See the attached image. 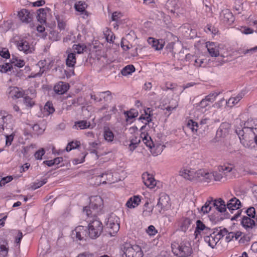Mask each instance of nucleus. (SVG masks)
Returning <instances> with one entry per match:
<instances>
[{"label":"nucleus","instance_id":"52","mask_svg":"<svg viewBox=\"0 0 257 257\" xmlns=\"http://www.w3.org/2000/svg\"><path fill=\"white\" fill-rule=\"evenodd\" d=\"M122 17V15L120 12H115L112 13L111 16V20L113 21H115L118 23L120 21L121 18Z\"/></svg>","mask_w":257,"mask_h":257},{"label":"nucleus","instance_id":"55","mask_svg":"<svg viewBox=\"0 0 257 257\" xmlns=\"http://www.w3.org/2000/svg\"><path fill=\"white\" fill-rule=\"evenodd\" d=\"M101 93H102V99L105 101H110L112 99L111 93L110 91L107 90L104 92H101Z\"/></svg>","mask_w":257,"mask_h":257},{"label":"nucleus","instance_id":"32","mask_svg":"<svg viewBox=\"0 0 257 257\" xmlns=\"http://www.w3.org/2000/svg\"><path fill=\"white\" fill-rule=\"evenodd\" d=\"M243 96L244 93L243 92H240L236 95V97L230 98L228 101H226V104L228 105V106L231 107L235 104L237 103Z\"/></svg>","mask_w":257,"mask_h":257},{"label":"nucleus","instance_id":"3","mask_svg":"<svg viewBox=\"0 0 257 257\" xmlns=\"http://www.w3.org/2000/svg\"><path fill=\"white\" fill-rule=\"evenodd\" d=\"M103 205V200L99 196H95L90 198V202L89 206L83 208V212L85 213L88 217L93 215L92 212H98L101 209Z\"/></svg>","mask_w":257,"mask_h":257},{"label":"nucleus","instance_id":"40","mask_svg":"<svg viewBox=\"0 0 257 257\" xmlns=\"http://www.w3.org/2000/svg\"><path fill=\"white\" fill-rule=\"evenodd\" d=\"M90 125V122H87L86 120H80L75 122L74 126L76 127H79L80 129H85L88 128Z\"/></svg>","mask_w":257,"mask_h":257},{"label":"nucleus","instance_id":"14","mask_svg":"<svg viewBox=\"0 0 257 257\" xmlns=\"http://www.w3.org/2000/svg\"><path fill=\"white\" fill-rule=\"evenodd\" d=\"M142 179L144 184L149 188H153L156 185V181L153 175L148 172L143 174Z\"/></svg>","mask_w":257,"mask_h":257},{"label":"nucleus","instance_id":"23","mask_svg":"<svg viewBox=\"0 0 257 257\" xmlns=\"http://www.w3.org/2000/svg\"><path fill=\"white\" fill-rule=\"evenodd\" d=\"M148 42L156 50L162 49L165 44V42L163 39L155 40L154 38L151 37L148 39Z\"/></svg>","mask_w":257,"mask_h":257},{"label":"nucleus","instance_id":"62","mask_svg":"<svg viewBox=\"0 0 257 257\" xmlns=\"http://www.w3.org/2000/svg\"><path fill=\"white\" fill-rule=\"evenodd\" d=\"M87 154V153L83 155L82 157H81V158L80 159H79L78 158L74 159L73 161V164L75 165H77V164L84 162L85 161V158Z\"/></svg>","mask_w":257,"mask_h":257},{"label":"nucleus","instance_id":"24","mask_svg":"<svg viewBox=\"0 0 257 257\" xmlns=\"http://www.w3.org/2000/svg\"><path fill=\"white\" fill-rule=\"evenodd\" d=\"M179 8L178 0H168L165 5V8L173 14Z\"/></svg>","mask_w":257,"mask_h":257},{"label":"nucleus","instance_id":"16","mask_svg":"<svg viewBox=\"0 0 257 257\" xmlns=\"http://www.w3.org/2000/svg\"><path fill=\"white\" fill-rule=\"evenodd\" d=\"M192 224V220L189 218H182L179 222V229L183 232H186L190 227V230L193 228L194 225Z\"/></svg>","mask_w":257,"mask_h":257},{"label":"nucleus","instance_id":"50","mask_svg":"<svg viewBox=\"0 0 257 257\" xmlns=\"http://www.w3.org/2000/svg\"><path fill=\"white\" fill-rule=\"evenodd\" d=\"M143 141L146 144V145L149 148L151 149L153 147H154L153 142L152 141L151 138L150 136H145L144 138L143 139Z\"/></svg>","mask_w":257,"mask_h":257},{"label":"nucleus","instance_id":"56","mask_svg":"<svg viewBox=\"0 0 257 257\" xmlns=\"http://www.w3.org/2000/svg\"><path fill=\"white\" fill-rule=\"evenodd\" d=\"M12 180L13 177L12 176L3 177L0 180V186H5L6 184L11 182Z\"/></svg>","mask_w":257,"mask_h":257},{"label":"nucleus","instance_id":"22","mask_svg":"<svg viewBox=\"0 0 257 257\" xmlns=\"http://www.w3.org/2000/svg\"><path fill=\"white\" fill-rule=\"evenodd\" d=\"M252 219L245 216L242 218L241 224L247 230L252 229L255 225V221Z\"/></svg>","mask_w":257,"mask_h":257},{"label":"nucleus","instance_id":"12","mask_svg":"<svg viewBox=\"0 0 257 257\" xmlns=\"http://www.w3.org/2000/svg\"><path fill=\"white\" fill-rule=\"evenodd\" d=\"M219 19L223 23H231L234 20L232 13L228 9H223L221 11Z\"/></svg>","mask_w":257,"mask_h":257},{"label":"nucleus","instance_id":"38","mask_svg":"<svg viewBox=\"0 0 257 257\" xmlns=\"http://www.w3.org/2000/svg\"><path fill=\"white\" fill-rule=\"evenodd\" d=\"M211 173L212 175L211 177V180H214L216 181H221L223 177L225 176L223 173L220 172L219 170L218 171H214Z\"/></svg>","mask_w":257,"mask_h":257},{"label":"nucleus","instance_id":"5","mask_svg":"<svg viewBox=\"0 0 257 257\" xmlns=\"http://www.w3.org/2000/svg\"><path fill=\"white\" fill-rule=\"evenodd\" d=\"M123 254L125 257H143V252L140 246L125 243L123 246Z\"/></svg>","mask_w":257,"mask_h":257},{"label":"nucleus","instance_id":"59","mask_svg":"<svg viewBox=\"0 0 257 257\" xmlns=\"http://www.w3.org/2000/svg\"><path fill=\"white\" fill-rule=\"evenodd\" d=\"M204 59H199V58H197V59H195V61H194V66H195L196 67H204L206 65V64H204Z\"/></svg>","mask_w":257,"mask_h":257},{"label":"nucleus","instance_id":"33","mask_svg":"<svg viewBox=\"0 0 257 257\" xmlns=\"http://www.w3.org/2000/svg\"><path fill=\"white\" fill-rule=\"evenodd\" d=\"M37 19L41 24L45 23L46 19V10L43 8L37 10Z\"/></svg>","mask_w":257,"mask_h":257},{"label":"nucleus","instance_id":"8","mask_svg":"<svg viewBox=\"0 0 257 257\" xmlns=\"http://www.w3.org/2000/svg\"><path fill=\"white\" fill-rule=\"evenodd\" d=\"M170 206V199L169 195L164 192L161 193L159 195V198L156 205L159 212L161 213L163 210H168Z\"/></svg>","mask_w":257,"mask_h":257},{"label":"nucleus","instance_id":"26","mask_svg":"<svg viewBox=\"0 0 257 257\" xmlns=\"http://www.w3.org/2000/svg\"><path fill=\"white\" fill-rule=\"evenodd\" d=\"M141 198L139 195L131 197L126 202V206L130 208H134L138 206L141 202Z\"/></svg>","mask_w":257,"mask_h":257},{"label":"nucleus","instance_id":"57","mask_svg":"<svg viewBox=\"0 0 257 257\" xmlns=\"http://www.w3.org/2000/svg\"><path fill=\"white\" fill-rule=\"evenodd\" d=\"M0 56L2 57L8 59L10 58V54L9 52V50L7 48H3L2 51H0Z\"/></svg>","mask_w":257,"mask_h":257},{"label":"nucleus","instance_id":"41","mask_svg":"<svg viewBox=\"0 0 257 257\" xmlns=\"http://www.w3.org/2000/svg\"><path fill=\"white\" fill-rule=\"evenodd\" d=\"M124 113L126 117V120L127 121L128 120V119L135 118L138 115V112L135 111V109H131L130 111H125Z\"/></svg>","mask_w":257,"mask_h":257},{"label":"nucleus","instance_id":"15","mask_svg":"<svg viewBox=\"0 0 257 257\" xmlns=\"http://www.w3.org/2000/svg\"><path fill=\"white\" fill-rule=\"evenodd\" d=\"M74 231L75 232L76 238L80 240H86V238L89 237L87 227L86 226H78L76 227Z\"/></svg>","mask_w":257,"mask_h":257},{"label":"nucleus","instance_id":"18","mask_svg":"<svg viewBox=\"0 0 257 257\" xmlns=\"http://www.w3.org/2000/svg\"><path fill=\"white\" fill-rule=\"evenodd\" d=\"M33 14L26 9H22L18 13V17L20 20L26 23H28L32 20Z\"/></svg>","mask_w":257,"mask_h":257},{"label":"nucleus","instance_id":"10","mask_svg":"<svg viewBox=\"0 0 257 257\" xmlns=\"http://www.w3.org/2000/svg\"><path fill=\"white\" fill-rule=\"evenodd\" d=\"M211 173L200 169L196 171L195 181L202 183H209L211 181Z\"/></svg>","mask_w":257,"mask_h":257},{"label":"nucleus","instance_id":"36","mask_svg":"<svg viewBox=\"0 0 257 257\" xmlns=\"http://www.w3.org/2000/svg\"><path fill=\"white\" fill-rule=\"evenodd\" d=\"M135 71V68L133 65H128L124 67L121 71V73L123 76L132 74Z\"/></svg>","mask_w":257,"mask_h":257},{"label":"nucleus","instance_id":"4","mask_svg":"<svg viewBox=\"0 0 257 257\" xmlns=\"http://www.w3.org/2000/svg\"><path fill=\"white\" fill-rule=\"evenodd\" d=\"M87 227L88 236L91 239H96L99 237L103 230L102 223L96 219L91 221Z\"/></svg>","mask_w":257,"mask_h":257},{"label":"nucleus","instance_id":"54","mask_svg":"<svg viewBox=\"0 0 257 257\" xmlns=\"http://www.w3.org/2000/svg\"><path fill=\"white\" fill-rule=\"evenodd\" d=\"M218 170L220 172H221L225 176H226V174L231 172L232 170V168L229 166H220L218 167Z\"/></svg>","mask_w":257,"mask_h":257},{"label":"nucleus","instance_id":"37","mask_svg":"<svg viewBox=\"0 0 257 257\" xmlns=\"http://www.w3.org/2000/svg\"><path fill=\"white\" fill-rule=\"evenodd\" d=\"M220 93V91H214L213 92L210 93L208 95L206 96L204 99L208 103L210 102H212L215 100L216 97Z\"/></svg>","mask_w":257,"mask_h":257},{"label":"nucleus","instance_id":"29","mask_svg":"<svg viewBox=\"0 0 257 257\" xmlns=\"http://www.w3.org/2000/svg\"><path fill=\"white\" fill-rule=\"evenodd\" d=\"M87 7V4L82 1L78 2L74 5V8L76 11L80 12L81 14H85L88 16V12L85 10Z\"/></svg>","mask_w":257,"mask_h":257},{"label":"nucleus","instance_id":"2","mask_svg":"<svg viewBox=\"0 0 257 257\" xmlns=\"http://www.w3.org/2000/svg\"><path fill=\"white\" fill-rule=\"evenodd\" d=\"M171 247L174 255L178 257H187L192 253L190 243L187 240L180 243L174 242L172 244Z\"/></svg>","mask_w":257,"mask_h":257},{"label":"nucleus","instance_id":"28","mask_svg":"<svg viewBox=\"0 0 257 257\" xmlns=\"http://www.w3.org/2000/svg\"><path fill=\"white\" fill-rule=\"evenodd\" d=\"M9 250V247L8 241L4 240L0 242V257H7Z\"/></svg>","mask_w":257,"mask_h":257},{"label":"nucleus","instance_id":"42","mask_svg":"<svg viewBox=\"0 0 257 257\" xmlns=\"http://www.w3.org/2000/svg\"><path fill=\"white\" fill-rule=\"evenodd\" d=\"M80 146V143L79 141H72L71 142H69L66 148V151L67 152H70L73 149H76L78 148Z\"/></svg>","mask_w":257,"mask_h":257},{"label":"nucleus","instance_id":"58","mask_svg":"<svg viewBox=\"0 0 257 257\" xmlns=\"http://www.w3.org/2000/svg\"><path fill=\"white\" fill-rule=\"evenodd\" d=\"M45 151L44 149L37 151L34 154L35 158L37 160H41L42 156L45 154Z\"/></svg>","mask_w":257,"mask_h":257},{"label":"nucleus","instance_id":"25","mask_svg":"<svg viewBox=\"0 0 257 257\" xmlns=\"http://www.w3.org/2000/svg\"><path fill=\"white\" fill-rule=\"evenodd\" d=\"M206 47L209 54L211 57H216L219 55L218 49L215 46L214 43L209 42L208 43H207Z\"/></svg>","mask_w":257,"mask_h":257},{"label":"nucleus","instance_id":"47","mask_svg":"<svg viewBox=\"0 0 257 257\" xmlns=\"http://www.w3.org/2000/svg\"><path fill=\"white\" fill-rule=\"evenodd\" d=\"M104 138L108 142H112L114 138V135L109 129L105 130L104 132Z\"/></svg>","mask_w":257,"mask_h":257},{"label":"nucleus","instance_id":"44","mask_svg":"<svg viewBox=\"0 0 257 257\" xmlns=\"http://www.w3.org/2000/svg\"><path fill=\"white\" fill-rule=\"evenodd\" d=\"M11 115H5L3 116V117L2 118V123H0V128H2L3 130H4L5 127H7V125L10 122L11 119Z\"/></svg>","mask_w":257,"mask_h":257},{"label":"nucleus","instance_id":"63","mask_svg":"<svg viewBox=\"0 0 257 257\" xmlns=\"http://www.w3.org/2000/svg\"><path fill=\"white\" fill-rule=\"evenodd\" d=\"M98 97L96 96L95 95L91 94V98L94 99V100H95L96 101L100 102L102 100V97H103L102 93L99 92L98 94Z\"/></svg>","mask_w":257,"mask_h":257},{"label":"nucleus","instance_id":"6","mask_svg":"<svg viewBox=\"0 0 257 257\" xmlns=\"http://www.w3.org/2000/svg\"><path fill=\"white\" fill-rule=\"evenodd\" d=\"M209 120V118H205L202 119L198 123L192 119H189L187 123V127L191 129L193 132L199 131L201 133V131H204L207 126Z\"/></svg>","mask_w":257,"mask_h":257},{"label":"nucleus","instance_id":"51","mask_svg":"<svg viewBox=\"0 0 257 257\" xmlns=\"http://www.w3.org/2000/svg\"><path fill=\"white\" fill-rule=\"evenodd\" d=\"M205 31L206 33L210 32L211 34L215 35L218 33V31L214 26L208 24L205 27Z\"/></svg>","mask_w":257,"mask_h":257},{"label":"nucleus","instance_id":"9","mask_svg":"<svg viewBox=\"0 0 257 257\" xmlns=\"http://www.w3.org/2000/svg\"><path fill=\"white\" fill-rule=\"evenodd\" d=\"M118 218L113 216L109 217L106 224L107 232L111 236H114L119 229V224L118 222Z\"/></svg>","mask_w":257,"mask_h":257},{"label":"nucleus","instance_id":"20","mask_svg":"<svg viewBox=\"0 0 257 257\" xmlns=\"http://www.w3.org/2000/svg\"><path fill=\"white\" fill-rule=\"evenodd\" d=\"M212 206L215 207L216 209L220 212H224L226 210L225 201L219 198L215 200L213 199Z\"/></svg>","mask_w":257,"mask_h":257},{"label":"nucleus","instance_id":"21","mask_svg":"<svg viewBox=\"0 0 257 257\" xmlns=\"http://www.w3.org/2000/svg\"><path fill=\"white\" fill-rule=\"evenodd\" d=\"M68 88L69 85L67 84L60 81L54 86V90L58 94H63L68 90Z\"/></svg>","mask_w":257,"mask_h":257},{"label":"nucleus","instance_id":"31","mask_svg":"<svg viewBox=\"0 0 257 257\" xmlns=\"http://www.w3.org/2000/svg\"><path fill=\"white\" fill-rule=\"evenodd\" d=\"M228 123H222L218 128L216 132V136L219 137H224L228 133L227 128L228 127Z\"/></svg>","mask_w":257,"mask_h":257},{"label":"nucleus","instance_id":"45","mask_svg":"<svg viewBox=\"0 0 257 257\" xmlns=\"http://www.w3.org/2000/svg\"><path fill=\"white\" fill-rule=\"evenodd\" d=\"M24 104L27 107H32L35 105V101L30 96H26L23 98Z\"/></svg>","mask_w":257,"mask_h":257},{"label":"nucleus","instance_id":"43","mask_svg":"<svg viewBox=\"0 0 257 257\" xmlns=\"http://www.w3.org/2000/svg\"><path fill=\"white\" fill-rule=\"evenodd\" d=\"M73 49L76 51V52L78 54L83 53L84 51H85L87 49V47L82 44H78L77 45H74L73 46Z\"/></svg>","mask_w":257,"mask_h":257},{"label":"nucleus","instance_id":"60","mask_svg":"<svg viewBox=\"0 0 257 257\" xmlns=\"http://www.w3.org/2000/svg\"><path fill=\"white\" fill-rule=\"evenodd\" d=\"M147 232L150 235H154L157 233V230L156 229L154 226L151 225L148 227Z\"/></svg>","mask_w":257,"mask_h":257},{"label":"nucleus","instance_id":"11","mask_svg":"<svg viewBox=\"0 0 257 257\" xmlns=\"http://www.w3.org/2000/svg\"><path fill=\"white\" fill-rule=\"evenodd\" d=\"M203 237L204 241L212 248H214L216 243L221 239L220 235L217 234L215 230L212 233H210V235H205Z\"/></svg>","mask_w":257,"mask_h":257},{"label":"nucleus","instance_id":"48","mask_svg":"<svg viewBox=\"0 0 257 257\" xmlns=\"http://www.w3.org/2000/svg\"><path fill=\"white\" fill-rule=\"evenodd\" d=\"M209 105V103L205 100V99H202V100L198 103L196 104L197 109L200 110L201 111H203V109H205V110L206 109L205 108Z\"/></svg>","mask_w":257,"mask_h":257},{"label":"nucleus","instance_id":"19","mask_svg":"<svg viewBox=\"0 0 257 257\" xmlns=\"http://www.w3.org/2000/svg\"><path fill=\"white\" fill-rule=\"evenodd\" d=\"M241 205V202L236 197H233L229 200L226 205V207L232 213L233 210L239 209Z\"/></svg>","mask_w":257,"mask_h":257},{"label":"nucleus","instance_id":"30","mask_svg":"<svg viewBox=\"0 0 257 257\" xmlns=\"http://www.w3.org/2000/svg\"><path fill=\"white\" fill-rule=\"evenodd\" d=\"M196 223V227L195 228L194 235H195V237L197 238L199 235H201V233L203 231H205L207 229L206 226L200 220H197Z\"/></svg>","mask_w":257,"mask_h":257},{"label":"nucleus","instance_id":"35","mask_svg":"<svg viewBox=\"0 0 257 257\" xmlns=\"http://www.w3.org/2000/svg\"><path fill=\"white\" fill-rule=\"evenodd\" d=\"M55 19L57 20L58 27L60 30H64L66 26V22L64 21L63 16H59L56 15L55 16Z\"/></svg>","mask_w":257,"mask_h":257},{"label":"nucleus","instance_id":"61","mask_svg":"<svg viewBox=\"0 0 257 257\" xmlns=\"http://www.w3.org/2000/svg\"><path fill=\"white\" fill-rule=\"evenodd\" d=\"M12 25L13 24L11 21H7L2 27L4 29V31L7 32L12 28Z\"/></svg>","mask_w":257,"mask_h":257},{"label":"nucleus","instance_id":"64","mask_svg":"<svg viewBox=\"0 0 257 257\" xmlns=\"http://www.w3.org/2000/svg\"><path fill=\"white\" fill-rule=\"evenodd\" d=\"M14 139V136L13 135H7L6 136V145L7 146H10Z\"/></svg>","mask_w":257,"mask_h":257},{"label":"nucleus","instance_id":"46","mask_svg":"<svg viewBox=\"0 0 257 257\" xmlns=\"http://www.w3.org/2000/svg\"><path fill=\"white\" fill-rule=\"evenodd\" d=\"M44 110L48 112V114H52L55 111V108L52 102L48 101L46 102L44 105Z\"/></svg>","mask_w":257,"mask_h":257},{"label":"nucleus","instance_id":"13","mask_svg":"<svg viewBox=\"0 0 257 257\" xmlns=\"http://www.w3.org/2000/svg\"><path fill=\"white\" fill-rule=\"evenodd\" d=\"M15 44L18 49L25 54H28L32 52L33 48L30 47V44L27 41L21 39L16 41Z\"/></svg>","mask_w":257,"mask_h":257},{"label":"nucleus","instance_id":"17","mask_svg":"<svg viewBox=\"0 0 257 257\" xmlns=\"http://www.w3.org/2000/svg\"><path fill=\"white\" fill-rule=\"evenodd\" d=\"M196 171L194 169L183 168L180 171V175L189 180L195 181Z\"/></svg>","mask_w":257,"mask_h":257},{"label":"nucleus","instance_id":"7","mask_svg":"<svg viewBox=\"0 0 257 257\" xmlns=\"http://www.w3.org/2000/svg\"><path fill=\"white\" fill-rule=\"evenodd\" d=\"M75 55V53H70L68 54L66 60V65L69 69L68 70H65L64 73L68 78L75 75L74 67L76 63Z\"/></svg>","mask_w":257,"mask_h":257},{"label":"nucleus","instance_id":"34","mask_svg":"<svg viewBox=\"0 0 257 257\" xmlns=\"http://www.w3.org/2000/svg\"><path fill=\"white\" fill-rule=\"evenodd\" d=\"M210 199V200H208L201 208L200 211L203 214L207 213L211 209L213 198L211 197Z\"/></svg>","mask_w":257,"mask_h":257},{"label":"nucleus","instance_id":"39","mask_svg":"<svg viewBox=\"0 0 257 257\" xmlns=\"http://www.w3.org/2000/svg\"><path fill=\"white\" fill-rule=\"evenodd\" d=\"M149 202L147 201L144 205L143 214L145 216H150L153 212L154 206L149 207Z\"/></svg>","mask_w":257,"mask_h":257},{"label":"nucleus","instance_id":"53","mask_svg":"<svg viewBox=\"0 0 257 257\" xmlns=\"http://www.w3.org/2000/svg\"><path fill=\"white\" fill-rule=\"evenodd\" d=\"M247 217L249 218H254L255 217V210L253 207H250L245 211Z\"/></svg>","mask_w":257,"mask_h":257},{"label":"nucleus","instance_id":"49","mask_svg":"<svg viewBox=\"0 0 257 257\" xmlns=\"http://www.w3.org/2000/svg\"><path fill=\"white\" fill-rule=\"evenodd\" d=\"M11 69H13V66L8 63L0 65V71L2 72L6 73L8 71H11Z\"/></svg>","mask_w":257,"mask_h":257},{"label":"nucleus","instance_id":"27","mask_svg":"<svg viewBox=\"0 0 257 257\" xmlns=\"http://www.w3.org/2000/svg\"><path fill=\"white\" fill-rule=\"evenodd\" d=\"M9 92V97L13 99H17L23 97L24 93L17 87H10Z\"/></svg>","mask_w":257,"mask_h":257},{"label":"nucleus","instance_id":"1","mask_svg":"<svg viewBox=\"0 0 257 257\" xmlns=\"http://www.w3.org/2000/svg\"><path fill=\"white\" fill-rule=\"evenodd\" d=\"M235 132L241 142L243 140L247 141L252 138L254 139L257 134V127L255 120L248 119L244 122L243 127L241 129L240 128L236 129Z\"/></svg>","mask_w":257,"mask_h":257}]
</instances>
